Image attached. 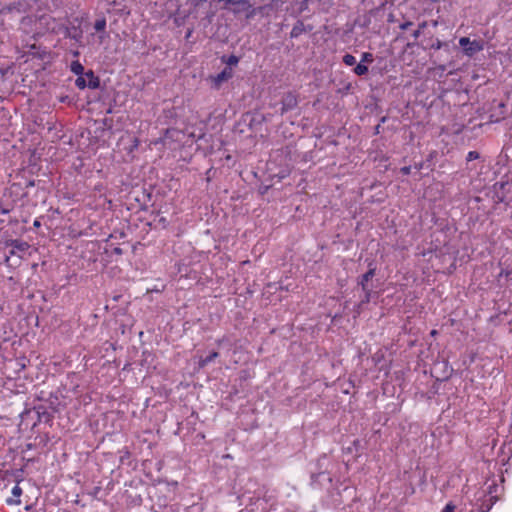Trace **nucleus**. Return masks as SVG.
I'll list each match as a JSON object with an SVG mask.
<instances>
[{"label": "nucleus", "mask_w": 512, "mask_h": 512, "mask_svg": "<svg viewBox=\"0 0 512 512\" xmlns=\"http://www.w3.org/2000/svg\"><path fill=\"white\" fill-rule=\"evenodd\" d=\"M459 44L463 48L465 55L471 57L475 53L480 52L484 49L483 41L471 40L468 37H462L459 39Z\"/></svg>", "instance_id": "1"}, {"label": "nucleus", "mask_w": 512, "mask_h": 512, "mask_svg": "<svg viewBox=\"0 0 512 512\" xmlns=\"http://www.w3.org/2000/svg\"><path fill=\"white\" fill-rule=\"evenodd\" d=\"M233 77V69L231 67L224 68L220 73L209 76L208 80L214 89H219L221 85Z\"/></svg>", "instance_id": "2"}, {"label": "nucleus", "mask_w": 512, "mask_h": 512, "mask_svg": "<svg viewBox=\"0 0 512 512\" xmlns=\"http://www.w3.org/2000/svg\"><path fill=\"white\" fill-rule=\"evenodd\" d=\"M76 86L80 89H84L85 87L97 88L98 80L94 77L93 72H87L84 76L81 75L76 79Z\"/></svg>", "instance_id": "3"}, {"label": "nucleus", "mask_w": 512, "mask_h": 512, "mask_svg": "<svg viewBox=\"0 0 512 512\" xmlns=\"http://www.w3.org/2000/svg\"><path fill=\"white\" fill-rule=\"evenodd\" d=\"M12 496L6 499L8 505H19L21 503L20 497L22 495V489L16 484L11 490Z\"/></svg>", "instance_id": "4"}, {"label": "nucleus", "mask_w": 512, "mask_h": 512, "mask_svg": "<svg viewBox=\"0 0 512 512\" xmlns=\"http://www.w3.org/2000/svg\"><path fill=\"white\" fill-rule=\"evenodd\" d=\"M8 245L12 247L11 254L24 253L29 248V244L27 242L19 240H12Z\"/></svg>", "instance_id": "5"}, {"label": "nucleus", "mask_w": 512, "mask_h": 512, "mask_svg": "<svg viewBox=\"0 0 512 512\" xmlns=\"http://www.w3.org/2000/svg\"><path fill=\"white\" fill-rule=\"evenodd\" d=\"M217 357H218V353L217 352L210 353L206 358H201L200 359L199 367L202 368V367L206 366L208 363H210L211 361H213Z\"/></svg>", "instance_id": "6"}, {"label": "nucleus", "mask_w": 512, "mask_h": 512, "mask_svg": "<svg viewBox=\"0 0 512 512\" xmlns=\"http://www.w3.org/2000/svg\"><path fill=\"white\" fill-rule=\"evenodd\" d=\"M83 70H84V68H83V66H82V64L80 62H78V61L72 62V64H71V71L74 74H76L78 76H81L83 74Z\"/></svg>", "instance_id": "7"}, {"label": "nucleus", "mask_w": 512, "mask_h": 512, "mask_svg": "<svg viewBox=\"0 0 512 512\" xmlns=\"http://www.w3.org/2000/svg\"><path fill=\"white\" fill-rule=\"evenodd\" d=\"M343 62L347 66H352V65H354L356 63V58L353 55H351V54H346L343 57Z\"/></svg>", "instance_id": "8"}, {"label": "nucleus", "mask_w": 512, "mask_h": 512, "mask_svg": "<svg viewBox=\"0 0 512 512\" xmlns=\"http://www.w3.org/2000/svg\"><path fill=\"white\" fill-rule=\"evenodd\" d=\"M368 71V68L367 66L363 65V64H358L355 68H354V72L357 74V75H364L366 74Z\"/></svg>", "instance_id": "9"}, {"label": "nucleus", "mask_w": 512, "mask_h": 512, "mask_svg": "<svg viewBox=\"0 0 512 512\" xmlns=\"http://www.w3.org/2000/svg\"><path fill=\"white\" fill-rule=\"evenodd\" d=\"M94 28L97 31H103L106 28V20L98 19L94 24Z\"/></svg>", "instance_id": "10"}, {"label": "nucleus", "mask_w": 512, "mask_h": 512, "mask_svg": "<svg viewBox=\"0 0 512 512\" xmlns=\"http://www.w3.org/2000/svg\"><path fill=\"white\" fill-rule=\"evenodd\" d=\"M478 158H479V153L476 152V151L468 152L467 157H466L467 161H473V160H476Z\"/></svg>", "instance_id": "11"}, {"label": "nucleus", "mask_w": 512, "mask_h": 512, "mask_svg": "<svg viewBox=\"0 0 512 512\" xmlns=\"http://www.w3.org/2000/svg\"><path fill=\"white\" fill-rule=\"evenodd\" d=\"M226 63H227L229 66L237 65V63H238V58H237L236 56L232 55V56H230V57L227 59Z\"/></svg>", "instance_id": "12"}, {"label": "nucleus", "mask_w": 512, "mask_h": 512, "mask_svg": "<svg viewBox=\"0 0 512 512\" xmlns=\"http://www.w3.org/2000/svg\"><path fill=\"white\" fill-rule=\"evenodd\" d=\"M374 275L373 270H369L366 274L363 275L362 283L369 281Z\"/></svg>", "instance_id": "13"}, {"label": "nucleus", "mask_w": 512, "mask_h": 512, "mask_svg": "<svg viewBox=\"0 0 512 512\" xmlns=\"http://www.w3.org/2000/svg\"><path fill=\"white\" fill-rule=\"evenodd\" d=\"M373 56L370 53H363L362 54V62H372Z\"/></svg>", "instance_id": "14"}, {"label": "nucleus", "mask_w": 512, "mask_h": 512, "mask_svg": "<svg viewBox=\"0 0 512 512\" xmlns=\"http://www.w3.org/2000/svg\"><path fill=\"white\" fill-rule=\"evenodd\" d=\"M455 506L453 504H447L442 512H454Z\"/></svg>", "instance_id": "15"}, {"label": "nucleus", "mask_w": 512, "mask_h": 512, "mask_svg": "<svg viewBox=\"0 0 512 512\" xmlns=\"http://www.w3.org/2000/svg\"><path fill=\"white\" fill-rule=\"evenodd\" d=\"M401 171L404 173V174H409L410 173V167H403L401 169Z\"/></svg>", "instance_id": "16"}, {"label": "nucleus", "mask_w": 512, "mask_h": 512, "mask_svg": "<svg viewBox=\"0 0 512 512\" xmlns=\"http://www.w3.org/2000/svg\"><path fill=\"white\" fill-rule=\"evenodd\" d=\"M436 334H437V331H436V330H432V331H431V335H432V336H435Z\"/></svg>", "instance_id": "17"}, {"label": "nucleus", "mask_w": 512, "mask_h": 512, "mask_svg": "<svg viewBox=\"0 0 512 512\" xmlns=\"http://www.w3.org/2000/svg\"><path fill=\"white\" fill-rule=\"evenodd\" d=\"M296 35H297V34H296V32H295V29H293V31H292V36H296Z\"/></svg>", "instance_id": "18"}, {"label": "nucleus", "mask_w": 512, "mask_h": 512, "mask_svg": "<svg viewBox=\"0 0 512 512\" xmlns=\"http://www.w3.org/2000/svg\"><path fill=\"white\" fill-rule=\"evenodd\" d=\"M34 225H35V226H39L40 224H39V222H38V221H35V222H34Z\"/></svg>", "instance_id": "19"}]
</instances>
